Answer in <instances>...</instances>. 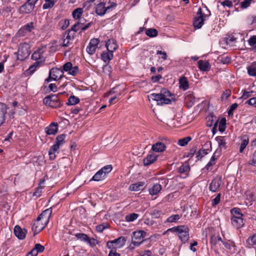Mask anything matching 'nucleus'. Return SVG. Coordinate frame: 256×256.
<instances>
[{"mask_svg":"<svg viewBox=\"0 0 256 256\" xmlns=\"http://www.w3.org/2000/svg\"><path fill=\"white\" fill-rule=\"evenodd\" d=\"M171 96L170 92L165 88H162L159 94H151L148 98L156 100L158 105L162 106L164 104H170L171 100L168 97Z\"/></svg>","mask_w":256,"mask_h":256,"instance_id":"nucleus-1","label":"nucleus"},{"mask_svg":"<svg viewBox=\"0 0 256 256\" xmlns=\"http://www.w3.org/2000/svg\"><path fill=\"white\" fill-rule=\"evenodd\" d=\"M168 230L176 232L178 235L179 238L183 244H185L187 242L190 238V229L186 226H178L169 228Z\"/></svg>","mask_w":256,"mask_h":256,"instance_id":"nucleus-2","label":"nucleus"},{"mask_svg":"<svg viewBox=\"0 0 256 256\" xmlns=\"http://www.w3.org/2000/svg\"><path fill=\"white\" fill-rule=\"evenodd\" d=\"M94 0H92V1ZM98 4H94L96 6L95 12L97 14L100 16L104 15L107 11H109L110 9L116 8L117 6L116 2H112L110 4V6L106 7L104 0H98Z\"/></svg>","mask_w":256,"mask_h":256,"instance_id":"nucleus-3","label":"nucleus"},{"mask_svg":"<svg viewBox=\"0 0 256 256\" xmlns=\"http://www.w3.org/2000/svg\"><path fill=\"white\" fill-rule=\"evenodd\" d=\"M60 92L58 94H50L44 98L43 100L44 103L53 108H58L61 106L62 104L58 98V95L62 94Z\"/></svg>","mask_w":256,"mask_h":256,"instance_id":"nucleus-4","label":"nucleus"},{"mask_svg":"<svg viewBox=\"0 0 256 256\" xmlns=\"http://www.w3.org/2000/svg\"><path fill=\"white\" fill-rule=\"evenodd\" d=\"M208 14L202 12V8H199L193 21V26L194 28H201Z\"/></svg>","mask_w":256,"mask_h":256,"instance_id":"nucleus-5","label":"nucleus"},{"mask_svg":"<svg viewBox=\"0 0 256 256\" xmlns=\"http://www.w3.org/2000/svg\"><path fill=\"white\" fill-rule=\"evenodd\" d=\"M30 47L28 44L26 43L21 44L18 48V52H16V54L18 55V60H22L28 58L30 53Z\"/></svg>","mask_w":256,"mask_h":256,"instance_id":"nucleus-6","label":"nucleus"},{"mask_svg":"<svg viewBox=\"0 0 256 256\" xmlns=\"http://www.w3.org/2000/svg\"><path fill=\"white\" fill-rule=\"evenodd\" d=\"M46 50V46H42L36 50L34 51L32 56V58L36 62H38L40 64H43L46 60V57L44 54Z\"/></svg>","mask_w":256,"mask_h":256,"instance_id":"nucleus-7","label":"nucleus"},{"mask_svg":"<svg viewBox=\"0 0 256 256\" xmlns=\"http://www.w3.org/2000/svg\"><path fill=\"white\" fill-rule=\"evenodd\" d=\"M74 236L78 239L88 244L92 247L96 246L98 243L96 240L94 238H90L88 236L84 233H76Z\"/></svg>","mask_w":256,"mask_h":256,"instance_id":"nucleus-8","label":"nucleus"},{"mask_svg":"<svg viewBox=\"0 0 256 256\" xmlns=\"http://www.w3.org/2000/svg\"><path fill=\"white\" fill-rule=\"evenodd\" d=\"M86 20L84 18L78 19V21L72 26V30L74 32H78L79 30L84 31L88 29L91 25V22L84 24Z\"/></svg>","mask_w":256,"mask_h":256,"instance_id":"nucleus-9","label":"nucleus"},{"mask_svg":"<svg viewBox=\"0 0 256 256\" xmlns=\"http://www.w3.org/2000/svg\"><path fill=\"white\" fill-rule=\"evenodd\" d=\"M62 70L70 75L75 76L78 72V68L77 66H72V64L70 62H67L62 66Z\"/></svg>","mask_w":256,"mask_h":256,"instance_id":"nucleus-10","label":"nucleus"},{"mask_svg":"<svg viewBox=\"0 0 256 256\" xmlns=\"http://www.w3.org/2000/svg\"><path fill=\"white\" fill-rule=\"evenodd\" d=\"M46 224H47L42 222V220H38V217L32 226L34 234L35 235L39 233L45 228Z\"/></svg>","mask_w":256,"mask_h":256,"instance_id":"nucleus-11","label":"nucleus"},{"mask_svg":"<svg viewBox=\"0 0 256 256\" xmlns=\"http://www.w3.org/2000/svg\"><path fill=\"white\" fill-rule=\"evenodd\" d=\"M99 42L100 40L98 38H92L90 40L86 48V52L88 54L92 55L96 52Z\"/></svg>","mask_w":256,"mask_h":256,"instance_id":"nucleus-12","label":"nucleus"},{"mask_svg":"<svg viewBox=\"0 0 256 256\" xmlns=\"http://www.w3.org/2000/svg\"><path fill=\"white\" fill-rule=\"evenodd\" d=\"M126 242V238L124 236H120L113 241L108 242L106 245L108 248H110L112 247L111 245L114 244L116 247L120 248L125 244Z\"/></svg>","mask_w":256,"mask_h":256,"instance_id":"nucleus-13","label":"nucleus"},{"mask_svg":"<svg viewBox=\"0 0 256 256\" xmlns=\"http://www.w3.org/2000/svg\"><path fill=\"white\" fill-rule=\"evenodd\" d=\"M218 124V130L220 132H224L226 130V119L225 118H222L220 122L218 120H216L214 124V126L212 129L213 134H215L216 130V127Z\"/></svg>","mask_w":256,"mask_h":256,"instance_id":"nucleus-14","label":"nucleus"},{"mask_svg":"<svg viewBox=\"0 0 256 256\" xmlns=\"http://www.w3.org/2000/svg\"><path fill=\"white\" fill-rule=\"evenodd\" d=\"M34 6L28 1L20 6L19 12L22 14H28L30 13L34 10Z\"/></svg>","mask_w":256,"mask_h":256,"instance_id":"nucleus-15","label":"nucleus"},{"mask_svg":"<svg viewBox=\"0 0 256 256\" xmlns=\"http://www.w3.org/2000/svg\"><path fill=\"white\" fill-rule=\"evenodd\" d=\"M221 182L220 178L216 177L214 178L210 184V190L212 192H217L220 186Z\"/></svg>","mask_w":256,"mask_h":256,"instance_id":"nucleus-16","label":"nucleus"},{"mask_svg":"<svg viewBox=\"0 0 256 256\" xmlns=\"http://www.w3.org/2000/svg\"><path fill=\"white\" fill-rule=\"evenodd\" d=\"M52 213V208H48L42 212V214L38 216V219L42 220V222L45 224H48L50 218L51 216Z\"/></svg>","mask_w":256,"mask_h":256,"instance_id":"nucleus-17","label":"nucleus"},{"mask_svg":"<svg viewBox=\"0 0 256 256\" xmlns=\"http://www.w3.org/2000/svg\"><path fill=\"white\" fill-rule=\"evenodd\" d=\"M27 230L26 229H22L19 226L16 225L14 228V234L20 240H23L26 238Z\"/></svg>","mask_w":256,"mask_h":256,"instance_id":"nucleus-18","label":"nucleus"},{"mask_svg":"<svg viewBox=\"0 0 256 256\" xmlns=\"http://www.w3.org/2000/svg\"><path fill=\"white\" fill-rule=\"evenodd\" d=\"M50 75H52L54 78V80H57L62 78L64 72L62 68H52L50 71Z\"/></svg>","mask_w":256,"mask_h":256,"instance_id":"nucleus-19","label":"nucleus"},{"mask_svg":"<svg viewBox=\"0 0 256 256\" xmlns=\"http://www.w3.org/2000/svg\"><path fill=\"white\" fill-rule=\"evenodd\" d=\"M158 156L153 152H150L146 158L143 160L144 165L145 166H149L153 164L156 160Z\"/></svg>","mask_w":256,"mask_h":256,"instance_id":"nucleus-20","label":"nucleus"},{"mask_svg":"<svg viewBox=\"0 0 256 256\" xmlns=\"http://www.w3.org/2000/svg\"><path fill=\"white\" fill-rule=\"evenodd\" d=\"M144 241V238L140 232H134L132 236V244L134 246H138Z\"/></svg>","mask_w":256,"mask_h":256,"instance_id":"nucleus-21","label":"nucleus"},{"mask_svg":"<svg viewBox=\"0 0 256 256\" xmlns=\"http://www.w3.org/2000/svg\"><path fill=\"white\" fill-rule=\"evenodd\" d=\"M45 131L48 135H54L58 131V124L56 122H52L46 128Z\"/></svg>","mask_w":256,"mask_h":256,"instance_id":"nucleus-22","label":"nucleus"},{"mask_svg":"<svg viewBox=\"0 0 256 256\" xmlns=\"http://www.w3.org/2000/svg\"><path fill=\"white\" fill-rule=\"evenodd\" d=\"M231 223L236 228H241L244 225L242 217H231Z\"/></svg>","mask_w":256,"mask_h":256,"instance_id":"nucleus-23","label":"nucleus"},{"mask_svg":"<svg viewBox=\"0 0 256 256\" xmlns=\"http://www.w3.org/2000/svg\"><path fill=\"white\" fill-rule=\"evenodd\" d=\"M166 148V145L162 142H157L154 144L152 147V150L157 152H162Z\"/></svg>","mask_w":256,"mask_h":256,"instance_id":"nucleus-24","label":"nucleus"},{"mask_svg":"<svg viewBox=\"0 0 256 256\" xmlns=\"http://www.w3.org/2000/svg\"><path fill=\"white\" fill-rule=\"evenodd\" d=\"M106 46L108 51L112 52V53L118 48L116 42L114 39L108 40L106 43Z\"/></svg>","mask_w":256,"mask_h":256,"instance_id":"nucleus-25","label":"nucleus"},{"mask_svg":"<svg viewBox=\"0 0 256 256\" xmlns=\"http://www.w3.org/2000/svg\"><path fill=\"white\" fill-rule=\"evenodd\" d=\"M198 64L199 69L202 71L206 72L210 68V63L207 61L200 60Z\"/></svg>","mask_w":256,"mask_h":256,"instance_id":"nucleus-26","label":"nucleus"},{"mask_svg":"<svg viewBox=\"0 0 256 256\" xmlns=\"http://www.w3.org/2000/svg\"><path fill=\"white\" fill-rule=\"evenodd\" d=\"M222 239L220 236H218L212 235L210 238V243L214 246L218 247L220 246V242H222Z\"/></svg>","mask_w":256,"mask_h":256,"instance_id":"nucleus-27","label":"nucleus"},{"mask_svg":"<svg viewBox=\"0 0 256 256\" xmlns=\"http://www.w3.org/2000/svg\"><path fill=\"white\" fill-rule=\"evenodd\" d=\"M113 58V54L110 52H103L101 54L102 60L106 63H108Z\"/></svg>","mask_w":256,"mask_h":256,"instance_id":"nucleus-28","label":"nucleus"},{"mask_svg":"<svg viewBox=\"0 0 256 256\" xmlns=\"http://www.w3.org/2000/svg\"><path fill=\"white\" fill-rule=\"evenodd\" d=\"M105 177L106 176L104 175V173H103V172L100 170L90 180V182H91L92 180L98 182L104 180L105 178Z\"/></svg>","mask_w":256,"mask_h":256,"instance_id":"nucleus-29","label":"nucleus"},{"mask_svg":"<svg viewBox=\"0 0 256 256\" xmlns=\"http://www.w3.org/2000/svg\"><path fill=\"white\" fill-rule=\"evenodd\" d=\"M162 190L160 184H154L151 188H149L148 192L150 195L157 194Z\"/></svg>","mask_w":256,"mask_h":256,"instance_id":"nucleus-30","label":"nucleus"},{"mask_svg":"<svg viewBox=\"0 0 256 256\" xmlns=\"http://www.w3.org/2000/svg\"><path fill=\"white\" fill-rule=\"evenodd\" d=\"M248 73L251 76H256V62L247 67Z\"/></svg>","mask_w":256,"mask_h":256,"instance_id":"nucleus-31","label":"nucleus"},{"mask_svg":"<svg viewBox=\"0 0 256 256\" xmlns=\"http://www.w3.org/2000/svg\"><path fill=\"white\" fill-rule=\"evenodd\" d=\"M179 84L180 88L184 90H186L188 88V82L187 80V78L184 76H182L180 78Z\"/></svg>","mask_w":256,"mask_h":256,"instance_id":"nucleus-32","label":"nucleus"},{"mask_svg":"<svg viewBox=\"0 0 256 256\" xmlns=\"http://www.w3.org/2000/svg\"><path fill=\"white\" fill-rule=\"evenodd\" d=\"M242 142L240 148V152H242L244 149L248 144L249 142V138L247 135H244L242 137Z\"/></svg>","mask_w":256,"mask_h":256,"instance_id":"nucleus-33","label":"nucleus"},{"mask_svg":"<svg viewBox=\"0 0 256 256\" xmlns=\"http://www.w3.org/2000/svg\"><path fill=\"white\" fill-rule=\"evenodd\" d=\"M216 140L218 142V148L222 150V148L224 150L226 148V142L224 137L221 136H217L216 138Z\"/></svg>","mask_w":256,"mask_h":256,"instance_id":"nucleus-34","label":"nucleus"},{"mask_svg":"<svg viewBox=\"0 0 256 256\" xmlns=\"http://www.w3.org/2000/svg\"><path fill=\"white\" fill-rule=\"evenodd\" d=\"M144 182H140L138 183H136L134 184H132L129 186V190L131 191H138L141 190L142 188L144 186Z\"/></svg>","mask_w":256,"mask_h":256,"instance_id":"nucleus-35","label":"nucleus"},{"mask_svg":"<svg viewBox=\"0 0 256 256\" xmlns=\"http://www.w3.org/2000/svg\"><path fill=\"white\" fill-rule=\"evenodd\" d=\"M74 32H75L72 30V28L70 30H68L64 32L63 38L68 40H69L72 41L75 36Z\"/></svg>","mask_w":256,"mask_h":256,"instance_id":"nucleus-36","label":"nucleus"},{"mask_svg":"<svg viewBox=\"0 0 256 256\" xmlns=\"http://www.w3.org/2000/svg\"><path fill=\"white\" fill-rule=\"evenodd\" d=\"M80 102V99L78 97L71 96H70L68 100V102L66 103L67 105H74Z\"/></svg>","mask_w":256,"mask_h":256,"instance_id":"nucleus-37","label":"nucleus"},{"mask_svg":"<svg viewBox=\"0 0 256 256\" xmlns=\"http://www.w3.org/2000/svg\"><path fill=\"white\" fill-rule=\"evenodd\" d=\"M82 12H83L82 8H77L73 11L72 14V16L75 19L78 20L80 18H82L80 17H81V16H82Z\"/></svg>","mask_w":256,"mask_h":256,"instance_id":"nucleus-38","label":"nucleus"},{"mask_svg":"<svg viewBox=\"0 0 256 256\" xmlns=\"http://www.w3.org/2000/svg\"><path fill=\"white\" fill-rule=\"evenodd\" d=\"M146 34L150 38H153L158 36V32L156 29L151 28L146 30Z\"/></svg>","mask_w":256,"mask_h":256,"instance_id":"nucleus-39","label":"nucleus"},{"mask_svg":"<svg viewBox=\"0 0 256 256\" xmlns=\"http://www.w3.org/2000/svg\"><path fill=\"white\" fill-rule=\"evenodd\" d=\"M41 65L42 64H40V62H36L33 64L29 67L27 70L28 72L30 74H32L36 70V68Z\"/></svg>","mask_w":256,"mask_h":256,"instance_id":"nucleus-40","label":"nucleus"},{"mask_svg":"<svg viewBox=\"0 0 256 256\" xmlns=\"http://www.w3.org/2000/svg\"><path fill=\"white\" fill-rule=\"evenodd\" d=\"M216 158H216L215 156H212L210 161L205 166V168L208 171H210L212 170V166L215 164V160H216Z\"/></svg>","mask_w":256,"mask_h":256,"instance_id":"nucleus-41","label":"nucleus"},{"mask_svg":"<svg viewBox=\"0 0 256 256\" xmlns=\"http://www.w3.org/2000/svg\"><path fill=\"white\" fill-rule=\"evenodd\" d=\"M65 138L66 135L64 134L58 135L56 138V142L55 144H58V146H60L65 142Z\"/></svg>","mask_w":256,"mask_h":256,"instance_id":"nucleus-42","label":"nucleus"},{"mask_svg":"<svg viewBox=\"0 0 256 256\" xmlns=\"http://www.w3.org/2000/svg\"><path fill=\"white\" fill-rule=\"evenodd\" d=\"M231 217H242L243 214L240 212V210L238 208H234L230 210Z\"/></svg>","mask_w":256,"mask_h":256,"instance_id":"nucleus-43","label":"nucleus"},{"mask_svg":"<svg viewBox=\"0 0 256 256\" xmlns=\"http://www.w3.org/2000/svg\"><path fill=\"white\" fill-rule=\"evenodd\" d=\"M138 214L136 213H132L126 215L125 216V219L126 222H133L138 218Z\"/></svg>","mask_w":256,"mask_h":256,"instance_id":"nucleus-44","label":"nucleus"},{"mask_svg":"<svg viewBox=\"0 0 256 256\" xmlns=\"http://www.w3.org/2000/svg\"><path fill=\"white\" fill-rule=\"evenodd\" d=\"M192 140L191 137L186 136L178 140V144L180 146H184Z\"/></svg>","mask_w":256,"mask_h":256,"instance_id":"nucleus-45","label":"nucleus"},{"mask_svg":"<svg viewBox=\"0 0 256 256\" xmlns=\"http://www.w3.org/2000/svg\"><path fill=\"white\" fill-rule=\"evenodd\" d=\"M46 3L43 5L42 8L44 9H48L52 8L54 3L56 2V0H44Z\"/></svg>","mask_w":256,"mask_h":256,"instance_id":"nucleus-46","label":"nucleus"},{"mask_svg":"<svg viewBox=\"0 0 256 256\" xmlns=\"http://www.w3.org/2000/svg\"><path fill=\"white\" fill-rule=\"evenodd\" d=\"M44 250V247L40 244H36L35 245L34 248H33L31 251H35L36 255H38V252H42Z\"/></svg>","mask_w":256,"mask_h":256,"instance_id":"nucleus-47","label":"nucleus"},{"mask_svg":"<svg viewBox=\"0 0 256 256\" xmlns=\"http://www.w3.org/2000/svg\"><path fill=\"white\" fill-rule=\"evenodd\" d=\"M103 72L106 75L108 76H110L112 73V67L108 64L104 66L102 68Z\"/></svg>","mask_w":256,"mask_h":256,"instance_id":"nucleus-48","label":"nucleus"},{"mask_svg":"<svg viewBox=\"0 0 256 256\" xmlns=\"http://www.w3.org/2000/svg\"><path fill=\"white\" fill-rule=\"evenodd\" d=\"M208 150L201 148L196 153V158L198 160L201 159L204 156L208 154Z\"/></svg>","mask_w":256,"mask_h":256,"instance_id":"nucleus-49","label":"nucleus"},{"mask_svg":"<svg viewBox=\"0 0 256 256\" xmlns=\"http://www.w3.org/2000/svg\"><path fill=\"white\" fill-rule=\"evenodd\" d=\"M59 24L61 28L63 30H64L68 27L70 24L69 20L67 19L61 20Z\"/></svg>","mask_w":256,"mask_h":256,"instance_id":"nucleus-50","label":"nucleus"},{"mask_svg":"<svg viewBox=\"0 0 256 256\" xmlns=\"http://www.w3.org/2000/svg\"><path fill=\"white\" fill-rule=\"evenodd\" d=\"M190 169V166L186 164H182L178 170V172L180 174L184 173Z\"/></svg>","mask_w":256,"mask_h":256,"instance_id":"nucleus-51","label":"nucleus"},{"mask_svg":"<svg viewBox=\"0 0 256 256\" xmlns=\"http://www.w3.org/2000/svg\"><path fill=\"white\" fill-rule=\"evenodd\" d=\"M246 242L248 243L251 246H256V233L254 234L252 236H250Z\"/></svg>","mask_w":256,"mask_h":256,"instance_id":"nucleus-52","label":"nucleus"},{"mask_svg":"<svg viewBox=\"0 0 256 256\" xmlns=\"http://www.w3.org/2000/svg\"><path fill=\"white\" fill-rule=\"evenodd\" d=\"M112 169V165H107L103 168H102L100 170H102L103 172V173H104V175L106 176V175L110 172Z\"/></svg>","mask_w":256,"mask_h":256,"instance_id":"nucleus-53","label":"nucleus"},{"mask_svg":"<svg viewBox=\"0 0 256 256\" xmlns=\"http://www.w3.org/2000/svg\"><path fill=\"white\" fill-rule=\"evenodd\" d=\"M252 2V0H244L240 2V6L243 9L246 8L250 6Z\"/></svg>","mask_w":256,"mask_h":256,"instance_id":"nucleus-54","label":"nucleus"},{"mask_svg":"<svg viewBox=\"0 0 256 256\" xmlns=\"http://www.w3.org/2000/svg\"><path fill=\"white\" fill-rule=\"evenodd\" d=\"M23 29L28 32H30L34 29V23L32 22L28 23L23 26Z\"/></svg>","mask_w":256,"mask_h":256,"instance_id":"nucleus-55","label":"nucleus"},{"mask_svg":"<svg viewBox=\"0 0 256 256\" xmlns=\"http://www.w3.org/2000/svg\"><path fill=\"white\" fill-rule=\"evenodd\" d=\"M8 108L6 105L4 103L0 102V114H6Z\"/></svg>","mask_w":256,"mask_h":256,"instance_id":"nucleus-56","label":"nucleus"},{"mask_svg":"<svg viewBox=\"0 0 256 256\" xmlns=\"http://www.w3.org/2000/svg\"><path fill=\"white\" fill-rule=\"evenodd\" d=\"M180 218V216L179 214H174L168 218L167 221L169 222H173L178 220Z\"/></svg>","mask_w":256,"mask_h":256,"instance_id":"nucleus-57","label":"nucleus"},{"mask_svg":"<svg viewBox=\"0 0 256 256\" xmlns=\"http://www.w3.org/2000/svg\"><path fill=\"white\" fill-rule=\"evenodd\" d=\"M243 94L242 95V98L244 99H246L252 96V94L254 93V92L252 90L251 91H246V90H242Z\"/></svg>","mask_w":256,"mask_h":256,"instance_id":"nucleus-58","label":"nucleus"},{"mask_svg":"<svg viewBox=\"0 0 256 256\" xmlns=\"http://www.w3.org/2000/svg\"><path fill=\"white\" fill-rule=\"evenodd\" d=\"M72 41L69 40H67L64 38L62 40V42H60V45L64 47H68L72 45Z\"/></svg>","mask_w":256,"mask_h":256,"instance_id":"nucleus-59","label":"nucleus"},{"mask_svg":"<svg viewBox=\"0 0 256 256\" xmlns=\"http://www.w3.org/2000/svg\"><path fill=\"white\" fill-rule=\"evenodd\" d=\"M238 106V104L236 103H234L232 104L230 109L228 110V116H230L233 115V112L234 110H235Z\"/></svg>","mask_w":256,"mask_h":256,"instance_id":"nucleus-60","label":"nucleus"},{"mask_svg":"<svg viewBox=\"0 0 256 256\" xmlns=\"http://www.w3.org/2000/svg\"><path fill=\"white\" fill-rule=\"evenodd\" d=\"M94 2V1H92V0L85 2L83 4V8H85L86 10H88L92 6V4Z\"/></svg>","mask_w":256,"mask_h":256,"instance_id":"nucleus-61","label":"nucleus"},{"mask_svg":"<svg viewBox=\"0 0 256 256\" xmlns=\"http://www.w3.org/2000/svg\"><path fill=\"white\" fill-rule=\"evenodd\" d=\"M220 193L218 194L212 200V206H216L220 202Z\"/></svg>","mask_w":256,"mask_h":256,"instance_id":"nucleus-62","label":"nucleus"},{"mask_svg":"<svg viewBox=\"0 0 256 256\" xmlns=\"http://www.w3.org/2000/svg\"><path fill=\"white\" fill-rule=\"evenodd\" d=\"M245 104H248L250 106H252L256 108V97L250 98V100H247Z\"/></svg>","mask_w":256,"mask_h":256,"instance_id":"nucleus-63","label":"nucleus"},{"mask_svg":"<svg viewBox=\"0 0 256 256\" xmlns=\"http://www.w3.org/2000/svg\"><path fill=\"white\" fill-rule=\"evenodd\" d=\"M249 44L250 46H254L256 44V36H251L248 40Z\"/></svg>","mask_w":256,"mask_h":256,"instance_id":"nucleus-64","label":"nucleus"}]
</instances>
